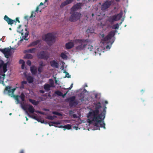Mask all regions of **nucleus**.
Returning <instances> with one entry per match:
<instances>
[{
  "mask_svg": "<svg viewBox=\"0 0 153 153\" xmlns=\"http://www.w3.org/2000/svg\"><path fill=\"white\" fill-rule=\"evenodd\" d=\"M101 107V103L99 102L95 105V110H91L87 114L88 122L90 124L94 123L96 129L100 130V127L105 129V124L103 120L105 118V113L99 114V109Z\"/></svg>",
  "mask_w": 153,
  "mask_h": 153,
  "instance_id": "nucleus-1",
  "label": "nucleus"
},
{
  "mask_svg": "<svg viewBox=\"0 0 153 153\" xmlns=\"http://www.w3.org/2000/svg\"><path fill=\"white\" fill-rule=\"evenodd\" d=\"M8 62L4 63L1 59H0V83L4 84V79L5 74L4 73L7 71V66Z\"/></svg>",
  "mask_w": 153,
  "mask_h": 153,
  "instance_id": "nucleus-2",
  "label": "nucleus"
},
{
  "mask_svg": "<svg viewBox=\"0 0 153 153\" xmlns=\"http://www.w3.org/2000/svg\"><path fill=\"white\" fill-rule=\"evenodd\" d=\"M44 40L49 46H51L55 41V37L52 33H48L42 37Z\"/></svg>",
  "mask_w": 153,
  "mask_h": 153,
  "instance_id": "nucleus-3",
  "label": "nucleus"
},
{
  "mask_svg": "<svg viewBox=\"0 0 153 153\" xmlns=\"http://www.w3.org/2000/svg\"><path fill=\"white\" fill-rule=\"evenodd\" d=\"M75 42L79 45L76 47V49L78 51H81L84 49L87 45L85 43L88 42V39H77L75 40Z\"/></svg>",
  "mask_w": 153,
  "mask_h": 153,
  "instance_id": "nucleus-4",
  "label": "nucleus"
},
{
  "mask_svg": "<svg viewBox=\"0 0 153 153\" xmlns=\"http://www.w3.org/2000/svg\"><path fill=\"white\" fill-rule=\"evenodd\" d=\"M70 13L71 14L69 18V20L71 22H75L79 19L81 17V14L76 12H71Z\"/></svg>",
  "mask_w": 153,
  "mask_h": 153,
  "instance_id": "nucleus-5",
  "label": "nucleus"
},
{
  "mask_svg": "<svg viewBox=\"0 0 153 153\" xmlns=\"http://www.w3.org/2000/svg\"><path fill=\"white\" fill-rule=\"evenodd\" d=\"M37 57L38 59L47 60L49 58V54L45 51H42L39 52L37 54Z\"/></svg>",
  "mask_w": 153,
  "mask_h": 153,
  "instance_id": "nucleus-6",
  "label": "nucleus"
},
{
  "mask_svg": "<svg viewBox=\"0 0 153 153\" xmlns=\"http://www.w3.org/2000/svg\"><path fill=\"white\" fill-rule=\"evenodd\" d=\"M66 101L69 102V105L71 107L76 106L78 104V101L77 100H75V97L74 96L67 98Z\"/></svg>",
  "mask_w": 153,
  "mask_h": 153,
  "instance_id": "nucleus-7",
  "label": "nucleus"
},
{
  "mask_svg": "<svg viewBox=\"0 0 153 153\" xmlns=\"http://www.w3.org/2000/svg\"><path fill=\"white\" fill-rule=\"evenodd\" d=\"M115 31H110L109 34L105 37H104V34H103L102 36L103 39H102V41L104 42H106V41H108L109 40H110L115 35ZM108 43V42H107Z\"/></svg>",
  "mask_w": 153,
  "mask_h": 153,
  "instance_id": "nucleus-8",
  "label": "nucleus"
},
{
  "mask_svg": "<svg viewBox=\"0 0 153 153\" xmlns=\"http://www.w3.org/2000/svg\"><path fill=\"white\" fill-rule=\"evenodd\" d=\"M4 19L7 22L8 25H12L14 23H16L17 21L19 23H20V21L19 20V18L18 17L16 18V19L12 20L8 17L6 15H5L4 16Z\"/></svg>",
  "mask_w": 153,
  "mask_h": 153,
  "instance_id": "nucleus-9",
  "label": "nucleus"
},
{
  "mask_svg": "<svg viewBox=\"0 0 153 153\" xmlns=\"http://www.w3.org/2000/svg\"><path fill=\"white\" fill-rule=\"evenodd\" d=\"M16 90V88H14L11 89V87L9 86H7L6 87L4 91V94L7 93L9 96L13 97V95L14 92Z\"/></svg>",
  "mask_w": 153,
  "mask_h": 153,
  "instance_id": "nucleus-10",
  "label": "nucleus"
},
{
  "mask_svg": "<svg viewBox=\"0 0 153 153\" xmlns=\"http://www.w3.org/2000/svg\"><path fill=\"white\" fill-rule=\"evenodd\" d=\"M0 51L4 54L5 57L7 58H8L9 56L11 55V49L8 48L3 49L0 48Z\"/></svg>",
  "mask_w": 153,
  "mask_h": 153,
  "instance_id": "nucleus-11",
  "label": "nucleus"
},
{
  "mask_svg": "<svg viewBox=\"0 0 153 153\" xmlns=\"http://www.w3.org/2000/svg\"><path fill=\"white\" fill-rule=\"evenodd\" d=\"M111 4V2L110 1H106L101 6V9L102 11L105 10L108 8Z\"/></svg>",
  "mask_w": 153,
  "mask_h": 153,
  "instance_id": "nucleus-12",
  "label": "nucleus"
},
{
  "mask_svg": "<svg viewBox=\"0 0 153 153\" xmlns=\"http://www.w3.org/2000/svg\"><path fill=\"white\" fill-rule=\"evenodd\" d=\"M82 3H78L74 5L71 8V12H76L79 9H81Z\"/></svg>",
  "mask_w": 153,
  "mask_h": 153,
  "instance_id": "nucleus-13",
  "label": "nucleus"
},
{
  "mask_svg": "<svg viewBox=\"0 0 153 153\" xmlns=\"http://www.w3.org/2000/svg\"><path fill=\"white\" fill-rule=\"evenodd\" d=\"M27 105L28 107L27 109L25 106H23V109L25 110H26L27 109L30 113L31 114H33L34 112H35L36 111H35V109L32 105Z\"/></svg>",
  "mask_w": 153,
  "mask_h": 153,
  "instance_id": "nucleus-14",
  "label": "nucleus"
},
{
  "mask_svg": "<svg viewBox=\"0 0 153 153\" xmlns=\"http://www.w3.org/2000/svg\"><path fill=\"white\" fill-rule=\"evenodd\" d=\"M74 0H66L62 2L60 5V7L62 8L66 5L71 4Z\"/></svg>",
  "mask_w": 153,
  "mask_h": 153,
  "instance_id": "nucleus-15",
  "label": "nucleus"
},
{
  "mask_svg": "<svg viewBox=\"0 0 153 153\" xmlns=\"http://www.w3.org/2000/svg\"><path fill=\"white\" fill-rule=\"evenodd\" d=\"M30 71L33 75H36L37 72V67L35 65H32L30 67Z\"/></svg>",
  "mask_w": 153,
  "mask_h": 153,
  "instance_id": "nucleus-16",
  "label": "nucleus"
},
{
  "mask_svg": "<svg viewBox=\"0 0 153 153\" xmlns=\"http://www.w3.org/2000/svg\"><path fill=\"white\" fill-rule=\"evenodd\" d=\"M50 63L51 66L52 67L56 68H59V64L55 60H53L51 61Z\"/></svg>",
  "mask_w": 153,
  "mask_h": 153,
  "instance_id": "nucleus-17",
  "label": "nucleus"
},
{
  "mask_svg": "<svg viewBox=\"0 0 153 153\" xmlns=\"http://www.w3.org/2000/svg\"><path fill=\"white\" fill-rule=\"evenodd\" d=\"M65 47L66 49H69L72 48L74 46V44L73 42H69L65 44Z\"/></svg>",
  "mask_w": 153,
  "mask_h": 153,
  "instance_id": "nucleus-18",
  "label": "nucleus"
},
{
  "mask_svg": "<svg viewBox=\"0 0 153 153\" xmlns=\"http://www.w3.org/2000/svg\"><path fill=\"white\" fill-rule=\"evenodd\" d=\"M108 21L111 24H112L114 22L116 21V20L114 16H113L108 17Z\"/></svg>",
  "mask_w": 153,
  "mask_h": 153,
  "instance_id": "nucleus-19",
  "label": "nucleus"
},
{
  "mask_svg": "<svg viewBox=\"0 0 153 153\" xmlns=\"http://www.w3.org/2000/svg\"><path fill=\"white\" fill-rule=\"evenodd\" d=\"M28 100L32 104L35 105H37L39 102V101H36L34 100H33L31 99H28Z\"/></svg>",
  "mask_w": 153,
  "mask_h": 153,
  "instance_id": "nucleus-20",
  "label": "nucleus"
},
{
  "mask_svg": "<svg viewBox=\"0 0 153 153\" xmlns=\"http://www.w3.org/2000/svg\"><path fill=\"white\" fill-rule=\"evenodd\" d=\"M122 13H120L117 15H114L116 21H117L119 20L120 18L122 17Z\"/></svg>",
  "mask_w": 153,
  "mask_h": 153,
  "instance_id": "nucleus-21",
  "label": "nucleus"
},
{
  "mask_svg": "<svg viewBox=\"0 0 153 153\" xmlns=\"http://www.w3.org/2000/svg\"><path fill=\"white\" fill-rule=\"evenodd\" d=\"M40 42L39 40H37L36 41L32 42L29 45V46H34L38 45Z\"/></svg>",
  "mask_w": 153,
  "mask_h": 153,
  "instance_id": "nucleus-22",
  "label": "nucleus"
},
{
  "mask_svg": "<svg viewBox=\"0 0 153 153\" xmlns=\"http://www.w3.org/2000/svg\"><path fill=\"white\" fill-rule=\"evenodd\" d=\"M27 79L28 83H30L33 82L34 81L33 78L30 76H29L27 77Z\"/></svg>",
  "mask_w": 153,
  "mask_h": 153,
  "instance_id": "nucleus-23",
  "label": "nucleus"
},
{
  "mask_svg": "<svg viewBox=\"0 0 153 153\" xmlns=\"http://www.w3.org/2000/svg\"><path fill=\"white\" fill-rule=\"evenodd\" d=\"M36 51V48H34L29 49L25 51L27 53H35Z\"/></svg>",
  "mask_w": 153,
  "mask_h": 153,
  "instance_id": "nucleus-24",
  "label": "nucleus"
},
{
  "mask_svg": "<svg viewBox=\"0 0 153 153\" xmlns=\"http://www.w3.org/2000/svg\"><path fill=\"white\" fill-rule=\"evenodd\" d=\"M51 86L48 84H45L44 85V89L47 91H48L50 90Z\"/></svg>",
  "mask_w": 153,
  "mask_h": 153,
  "instance_id": "nucleus-25",
  "label": "nucleus"
},
{
  "mask_svg": "<svg viewBox=\"0 0 153 153\" xmlns=\"http://www.w3.org/2000/svg\"><path fill=\"white\" fill-rule=\"evenodd\" d=\"M27 82L25 81H23L21 82V86L19 87L20 89H24L25 87L24 85L27 84Z\"/></svg>",
  "mask_w": 153,
  "mask_h": 153,
  "instance_id": "nucleus-26",
  "label": "nucleus"
},
{
  "mask_svg": "<svg viewBox=\"0 0 153 153\" xmlns=\"http://www.w3.org/2000/svg\"><path fill=\"white\" fill-rule=\"evenodd\" d=\"M25 58L31 59L33 58V56L30 54H27L25 56Z\"/></svg>",
  "mask_w": 153,
  "mask_h": 153,
  "instance_id": "nucleus-27",
  "label": "nucleus"
},
{
  "mask_svg": "<svg viewBox=\"0 0 153 153\" xmlns=\"http://www.w3.org/2000/svg\"><path fill=\"white\" fill-rule=\"evenodd\" d=\"M19 97L21 99L22 101H24L25 100V96L24 94L22 93L21 94L20 96H19Z\"/></svg>",
  "mask_w": 153,
  "mask_h": 153,
  "instance_id": "nucleus-28",
  "label": "nucleus"
},
{
  "mask_svg": "<svg viewBox=\"0 0 153 153\" xmlns=\"http://www.w3.org/2000/svg\"><path fill=\"white\" fill-rule=\"evenodd\" d=\"M71 125L70 124H67L66 125L64 126H63V128H65L64 129V130H65V129H70L71 128Z\"/></svg>",
  "mask_w": 153,
  "mask_h": 153,
  "instance_id": "nucleus-29",
  "label": "nucleus"
},
{
  "mask_svg": "<svg viewBox=\"0 0 153 153\" xmlns=\"http://www.w3.org/2000/svg\"><path fill=\"white\" fill-rule=\"evenodd\" d=\"M56 117H57L56 116H52L49 115L46 118H47V119H48L52 120H53L54 118H56Z\"/></svg>",
  "mask_w": 153,
  "mask_h": 153,
  "instance_id": "nucleus-30",
  "label": "nucleus"
},
{
  "mask_svg": "<svg viewBox=\"0 0 153 153\" xmlns=\"http://www.w3.org/2000/svg\"><path fill=\"white\" fill-rule=\"evenodd\" d=\"M60 56L61 58L64 59H67V56L64 53H61Z\"/></svg>",
  "mask_w": 153,
  "mask_h": 153,
  "instance_id": "nucleus-31",
  "label": "nucleus"
},
{
  "mask_svg": "<svg viewBox=\"0 0 153 153\" xmlns=\"http://www.w3.org/2000/svg\"><path fill=\"white\" fill-rule=\"evenodd\" d=\"M43 68L39 66L37 69V70L38 72V74H40L42 72Z\"/></svg>",
  "mask_w": 153,
  "mask_h": 153,
  "instance_id": "nucleus-32",
  "label": "nucleus"
},
{
  "mask_svg": "<svg viewBox=\"0 0 153 153\" xmlns=\"http://www.w3.org/2000/svg\"><path fill=\"white\" fill-rule=\"evenodd\" d=\"M55 93L56 94L59 96H62V93L59 91H56L55 92Z\"/></svg>",
  "mask_w": 153,
  "mask_h": 153,
  "instance_id": "nucleus-33",
  "label": "nucleus"
},
{
  "mask_svg": "<svg viewBox=\"0 0 153 153\" xmlns=\"http://www.w3.org/2000/svg\"><path fill=\"white\" fill-rule=\"evenodd\" d=\"M13 96L15 98V99L17 101L18 103H19V96L14 95Z\"/></svg>",
  "mask_w": 153,
  "mask_h": 153,
  "instance_id": "nucleus-34",
  "label": "nucleus"
},
{
  "mask_svg": "<svg viewBox=\"0 0 153 153\" xmlns=\"http://www.w3.org/2000/svg\"><path fill=\"white\" fill-rule=\"evenodd\" d=\"M45 66V65L43 63L42 61H40L39 62V67L42 68H43V67Z\"/></svg>",
  "mask_w": 153,
  "mask_h": 153,
  "instance_id": "nucleus-35",
  "label": "nucleus"
},
{
  "mask_svg": "<svg viewBox=\"0 0 153 153\" xmlns=\"http://www.w3.org/2000/svg\"><path fill=\"white\" fill-rule=\"evenodd\" d=\"M88 49L89 50V51H92L93 49V46L90 45H88Z\"/></svg>",
  "mask_w": 153,
  "mask_h": 153,
  "instance_id": "nucleus-36",
  "label": "nucleus"
},
{
  "mask_svg": "<svg viewBox=\"0 0 153 153\" xmlns=\"http://www.w3.org/2000/svg\"><path fill=\"white\" fill-rule=\"evenodd\" d=\"M49 81L51 84L50 85L51 86V87H54V82L53 80L51 79H49Z\"/></svg>",
  "mask_w": 153,
  "mask_h": 153,
  "instance_id": "nucleus-37",
  "label": "nucleus"
},
{
  "mask_svg": "<svg viewBox=\"0 0 153 153\" xmlns=\"http://www.w3.org/2000/svg\"><path fill=\"white\" fill-rule=\"evenodd\" d=\"M119 27V24L118 23H117L114 25L113 28L115 29H118Z\"/></svg>",
  "mask_w": 153,
  "mask_h": 153,
  "instance_id": "nucleus-38",
  "label": "nucleus"
},
{
  "mask_svg": "<svg viewBox=\"0 0 153 153\" xmlns=\"http://www.w3.org/2000/svg\"><path fill=\"white\" fill-rule=\"evenodd\" d=\"M52 113L55 115H56L58 116H61L62 114L59 113L56 111H53Z\"/></svg>",
  "mask_w": 153,
  "mask_h": 153,
  "instance_id": "nucleus-39",
  "label": "nucleus"
},
{
  "mask_svg": "<svg viewBox=\"0 0 153 153\" xmlns=\"http://www.w3.org/2000/svg\"><path fill=\"white\" fill-rule=\"evenodd\" d=\"M28 32L27 31L25 33V35L24 39L25 40H28V39H27V36H28Z\"/></svg>",
  "mask_w": 153,
  "mask_h": 153,
  "instance_id": "nucleus-40",
  "label": "nucleus"
},
{
  "mask_svg": "<svg viewBox=\"0 0 153 153\" xmlns=\"http://www.w3.org/2000/svg\"><path fill=\"white\" fill-rule=\"evenodd\" d=\"M35 112H36V113H39V114H44V113L43 112H42V111H35Z\"/></svg>",
  "mask_w": 153,
  "mask_h": 153,
  "instance_id": "nucleus-41",
  "label": "nucleus"
},
{
  "mask_svg": "<svg viewBox=\"0 0 153 153\" xmlns=\"http://www.w3.org/2000/svg\"><path fill=\"white\" fill-rule=\"evenodd\" d=\"M27 64L30 66L31 65V62L30 60H28L26 62Z\"/></svg>",
  "mask_w": 153,
  "mask_h": 153,
  "instance_id": "nucleus-42",
  "label": "nucleus"
},
{
  "mask_svg": "<svg viewBox=\"0 0 153 153\" xmlns=\"http://www.w3.org/2000/svg\"><path fill=\"white\" fill-rule=\"evenodd\" d=\"M51 123L56 125L59 124L60 123L59 122H52Z\"/></svg>",
  "mask_w": 153,
  "mask_h": 153,
  "instance_id": "nucleus-43",
  "label": "nucleus"
},
{
  "mask_svg": "<svg viewBox=\"0 0 153 153\" xmlns=\"http://www.w3.org/2000/svg\"><path fill=\"white\" fill-rule=\"evenodd\" d=\"M19 63L20 64H25V62H24V61L23 60L20 59L19 61Z\"/></svg>",
  "mask_w": 153,
  "mask_h": 153,
  "instance_id": "nucleus-44",
  "label": "nucleus"
},
{
  "mask_svg": "<svg viewBox=\"0 0 153 153\" xmlns=\"http://www.w3.org/2000/svg\"><path fill=\"white\" fill-rule=\"evenodd\" d=\"M34 15L35 14V13L34 12H32L30 16V18L32 17L33 16L34 17H35V15H34Z\"/></svg>",
  "mask_w": 153,
  "mask_h": 153,
  "instance_id": "nucleus-45",
  "label": "nucleus"
},
{
  "mask_svg": "<svg viewBox=\"0 0 153 153\" xmlns=\"http://www.w3.org/2000/svg\"><path fill=\"white\" fill-rule=\"evenodd\" d=\"M68 92V91H67L64 94H62V97L63 98H64L65 97V96L67 94Z\"/></svg>",
  "mask_w": 153,
  "mask_h": 153,
  "instance_id": "nucleus-46",
  "label": "nucleus"
},
{
  "mask_svg": "<svg viewBox=\"0 0 153 153\" xmlns=\"http://www.w3.org/2000/svg\"><path fill=\"white\" fill-rule=\"evenodd\" d=\"M73 84L72 83L70 85V87L69 88H68L66 89H68L69 90H71L73 87Z\"/></svg>",
  "mask_w": 153,
  "mask_h": 153,
  "instance_id": "nucleus-47",
  "label": "nucleus"
},
{
  "mask_svg": "<svg viewBox=\"0 0 153 153\" xmlns=\"http://www.w3.org/2000/svg\"><path fill=\"white\" fill-rule=\"evenodd\" d=\"M73 117L74 118H77V115L75 114H74L73 115Z\"/></svg>",
  "mask_w": 153,
  "mask_h": 153,
  "instance_id": "nucleus-48",
  "label": "nucleus"
},
{
  "mask_svg": "<svg viewBox=\"0 0 153 153\" xmlns=\"http://www.w3.org/2000/svg\"><path fill=\"white\" fill-rule=\"evenodd\" d=\"M106 48L107 49H110L111 48V46H110L109 45H108L106 46Z\"/></svg>",
  "mask_w": 153,
  "mask_h": 153,
  "instance_id": "nucleus-49",
  "label": "nucleus"
},
{
  "mask_svg": "<svg viewBox=\"0 0 153 153\" xmlns=\"http://www.w3.org/2000/svg\"><path fill=\"white\" fill-rule=\"evenodd\" d=\"M25 66V63L22 64V65L21 68L22 69H23L24 68Z\"/></svg>",
  "mask_w": 153,
  "mask_h": 153,
  "instance_id": "nucleus-50",
  "label": "nucleus"
},
{
  "mask_svg": "<svg viewBox=\"0 0 153 153\" xmlns=\"http://www.w3.org/2000/svg\"><path fill=\"white\" fill-rule=\"evenodd\" d=\"M39 10V6H38L36 8L35 11L37 13L38 12V11Z\"/></svg>",
  "mask_w": 153,
  "mask_h": 153,
  "instance_id": "nucleus-51",
  "label": "nucleus"
},
{
  "mask_svg": "<svg viewBox=\"0 0 153 153\" xmlns=\"http://www.w3.org/2000/svg\"><path fill=\"white\" fill-rule=\"evenodd\" d=\"M80 100L82 101V102L84 100V97H82L80 98Z\"/></svg>",
  "mask_w": 153,
  "mask_h": 153,
  "instance_id": "nucleus-52",
  "label": "nucleus"
},
{
  "mask_svg": "<svg viewBox=\"0 0 153 153\" xmlns=\"http://www.w3.org/2000/svg\"><path fill=\"white\" fill-rule=\"evenodd\" d=\"M39 92L43 94L45 93V91L43 90H40Z\"/></svg>",
  "mask_w": 153,
  "mask_h": 153,
  "instance_id": "nucleus-53",
  "label": "nucleus"
},
{
  "mask_svg": "<svg viewBox=\"0 0 153 153\" xmlns=\"http://www.w3.org/2000/svg\"><path fill=\"white\" fill-rule=\"evenodd\" d=\"M109 41L110 43L111 44V45L114 42L113 40H111V41L109 40Z\"/></svg>",
  "mask_w": 153,
  "mask_h": 153,
  "instance_id": "nucleus-54",
  "label": "nucleus"
},
{
  "mask_svg": "<svg viewBox=\"0 0 153 153\" xmlns=\"http://www.w3.org/2000/svg\"><path fill=\"white\" fill-rule=\"evenodd\" d=\"M19 153H24V151L23 150H21Z\"/></svg>",
  "mask_w": 153,
  "mask_h": 153,
  "instance_id": "nucleus-55",
  "label": "nucleus"
},
{
  "mask_svg": "<svg viewBox=\"0 0 153 153\" xmlns=\"http://www.w3.org/2000/svg\"><path fill=\"white\" fill-rule=\"evenodd\" d=\"M24 18L25 19H27L28 18V16H25L24 17Z\"/></svg>",
  "mask_w": 153,
  "mask_h": 153,
  "instance_id": "nucleus-56",
  "label": "nucleus"
},
{
  "mask_svg": "<svg viewBox=\"0 0 153 153\" xmlns=\"http://www.w3.org/2000/svg\"><path fill=\"white\" fill-rule=\"evenodd\" d=\"M63 126L62 125H61L58 127L59 128H63Z\"/></svg>",
  "mask_w": 153,
  "mask_h": 153,
  "instance_id": "nucleus-57",
  "label": "nucleus"
},
{
  "mask_svg": "<svg viewBox=\"0 0 153 153\" xmlns=\"http://www.w3.org/2000/svg\"><path fill=\"white\" fill-rule=\"evenodd\" d=\"M43 5V3L42 2L40 3L39 6L42 5Z\"/></svg>",
  "mask_w": 153,
  "mask_h": 153,
  "instance_id": "nucleus-58",
  "label": "nucleus"
},
{
  "mask_svg": "<svg viewBox=\"0 0 153 153\" xmlns=\"http://www.w3.org/2000/svg\"><path fill=\"white\" fill-rule=\"evenodd\" d=\"M103 113H105V112H106V111H105V108H104V109H103Z\"/></svg>",
  "mask_w": 153,
  "mask_h": 153,
  "instance_id": "nucleus-59",
  "label": "nucleus"
},
{
  "mask_svg": "<svg viewBox=\"0 0 153 153\" xmlns=\"http://www.w3.org/2000/svg\"><path fill=\"white\" fill-rule=\"evenodd\" d=\"M105 104H108V102L107 101H105Z\"/></svg>",
  "mask_w": 153,
  "mask_h": 153,
  "instance_id": "nucleus-60",
  "label": "nucleus"
},
{
  "mask_svg": "<svg viewBox=\"0 0 153 153\" xmlns=\"http://www.w3.org/2000/svg\"><path fill=\"white\" fill-rule=\"evenodd\" d=\"M21 27V25H19V27H18L19 29H20V28Z\"/></svg>",
  "mask_w": 153,
  "mask_h": 153,
  "instance_id": "nucleus-61",
  "label": "nucleus"
},
{
  "mask_svg": "<svg viewBox=\"0 0 153 153\" xmlns=\"http://www.w3.org/2000/svg\"><path fill=\"white\" fill-rule=\"evenodd\" d=\"M123 21H122L121 22L119 23V25H121L122 24Z\"/></svg>",
  "mask_w": 153,
  "mask_h": 153,
  "instance_id": "nucleus-62",
  "label": "nucleus"
},
{
  "mask_svg": "<svg viewBox=\"0 0 153 153\" xmlns=\"http://www.w3.org/2000/svg\"><path fill=\"white\" fill-rule=\"evenodd\" d=\"M26 113H27V114L28 115V116H30V115L28 113L27 111H26Z\"/></svg>",
  "mask_w": 153,
  "mask_h": 153,
  "instance_id": "nucleus-63",
  "label": "nucleus"
},
{
  "mask_svg": "<svg viewBox=\"0 0 153 153\" xmlns=\"http://www.w3.org/2000/svg\"><path fill=\"white\" fill-rule=\"evenodd\" d=\"M34 119H36V117L35 116H34L33 117Z\"/></svg>",
  "mask_w": 153,
  "mask_h": 153,
  "instance_id": "nucleus-64",
  "label": "nucleus"
}]
</instances>
